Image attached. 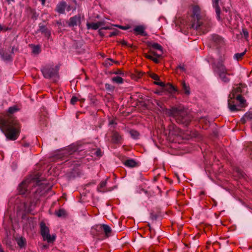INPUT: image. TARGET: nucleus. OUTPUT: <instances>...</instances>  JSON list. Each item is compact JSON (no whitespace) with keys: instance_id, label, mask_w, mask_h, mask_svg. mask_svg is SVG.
<instances>
[{"instance_id":"obj_10","label":"nucleus","mask_w":252,"mask_h":252,"mask_svg":"<svg viewBox=\"0 0 252 252\" xmlns=\"http://www.w3.org/2000/svg\"><path fill=\"white\" fill-rule=\"evenodd\" d=\"M200 9L198 5H194L192 7V13L191 14V23L193 22L198 21L202 17L200 15Z\"/></svg>"},{"instance_id":"obj_14","label":"nucleus","mask_w":252,"mask_h":252,"mask_svg":"<svg viewBox=\"0 0 252 252\" xmlns=\"http://www.w3.org/2000/svg\"><path fill=\"white\" fill-rule=\"evenodd\" d=\"M235 98L239 103V105H236L238 108H239V107L245 108L247 106L246 100L241 94H238L235 96Z\"/></svg>"},{"instance_id":"obj_35","label":"nucleus","mask_w":252,"mask_h":252,"mask_svg":"<svg viewBox=\"0 0 252 252\" xmlns=\"http://www.w3.org/2000/svg\"><path fill=\"white\" fill-rule=\"evenodd\" d=\"M112 80L117 84H122L124 82V79L121 77L118 76L113 77Z\"/></svg>"},{"instance_id":"obj_39","label":"nucleus","mask_w":252,"mask_h":252,"mask_svg":"<svg viewBox=\"0 0 252 252\" xmlns=\"http://www.w3.org/2000/svg\"><path fill=\"white\" fill-rule=\"evenodd\" d=\"M93 229H94L96 232L101 233L103 230L102 224L96 225L94 226Z\"/></svg>"},{"instance_id":"obj_58","label":"nucleus","mask_w":252,"mask_h":252,"mask_svg":"<svg viewBox=\"0 0 252 252\" xmlns=\"http://www.w3.org/2000/svg\"><path fill=\"white\" fill-rule=\"evenodd\" d=\"M117 123L116 122V121L114 120H111L110 122H109V125H117Z\"/></svg>"},{"instance_id":"obj_25","label":"nucleus","mask_w":252,"mask_h":252,"mask_svg":"<svg viewBox=\"0 0 252 252\" xmlns=\"http://www.w3.org/2000/svg\"><path fill=\"white\" fill-rule=\"evenodd\" d=\"M165 90L169 92L170 93H174L178 91V89L177 87H175L173 85L168 83L165 84V86L164 87Z\"/></svg>"},{"instance_id":"obj_47","label":"nucleus","mask_w":252,"mask_h":252,"mask_svg":"<svg viewBox=\"0 0 252 252\" xmlns=\"http://www.w3.org/2000/svg\"><path fill=\"white\" fill-rule=\"evenodd\" d=\"M154 83L155 85H158V86L162 87H164L165 86V84L162 82H159V81H155L154 82Z\"/></svg>"},{"instance_id":"obj_64","label":"nucleus","mask_w":252,"mask_h":252,"mask_svg":"<svg viewBox=\"0 0 252 252\" xmlns=\"http://www.w3.org/2000/svg\"><path fill=\"white\" fill-rule=\"evenodd\" d=\"M0 252H4L1 248V245L0 244Z\"/></svg>"},{"instance_id":"obj_2","label":"nucleus","mask_w":252,"mask_h":252,"mask_svg":"<svg viewBox=\"0 0 252 252\" xmlns=\"http://www.w3.org/2000/svg\"><path fill=\"white\" fill-rule=\"evenodd\" d=\"M165 113L173 118L178 124L184 126H188L192 119L191 115L181 105L166 109Z\"/></svg>"},{"instance_id":"obj_44","label":"nucleus","mask_w":252,"mask_h":252,"mask_svg":"<svg viewBox=\"0 0 252 252\" xmlns=\"http://www.w3.org/2000/svg\"><path fill=\"white\" fill-rule=\"evenodd\" d=\"M242 33L244 37L247 39L249 37V32L246 29H243Z\"/></svg>"},{"instance_id":"obj_49","label":"nucleus","mask_w":252,"mask_h":252,"mask_svg":"<svg viewBox=\"0 0 252 252\" xmlns=\"http://www.w3.org/2000/svg\"><path fill=\"white\" fill-rule=\"evenodd\" d=\"M115 26L118 27L119 28H120L122 30H128L130 27L129 26H121V25H116Z\"/></svg>"},{"instance_id":"obj_8","label":"nucleus","mask_w":252,"mask_h":252,"mask_svg":"<svg viewBox=\"0 0 252 252\" xmlns=\"http://www.w3.org/2000/svg\"><path fill=\"white\" fill-rule=\"evenodd\" d=\"M77 147L76 146L70 145L67 148L63 150L60 153L56 155L54 158L55 159L64 160L65 159V157H67L68 155H71L72 154H78V152L77 151Z\"/></svg>"},{"instance_id":"obj_13","label":"nucleus","mask_w":252,"mask_h":252,"mask_svg":"<svg viewBox=\"0 0 252 252\" xmlns=\"http://www.w3.org/2000/svg\"><path fill=\"white\" fill-rule=\"evenodd\" d=\"M66 7V2L65 1L62 0L58 3L55 11L59 14H64Z\"/></svg>"},{"instance_id":"obj_32","label":"nucleus","mask_w":252,"mask_h":252,"mask_svg":"<svg viewBox=\"0 0 252 252\" xmlns=\"http://www.w3.org/2000/svg\"><path fill=\"white\" fill-rule=\"evenodd\" d=\"M30 14H31V18L33 20H36L39 16V14L37 13L35 10L34 9H30Z\"/></svg>"},{"instance_id":"obj_60","label":"nucleus","mask_w":252,"mask_h":252,"mask_svg":"<svg viewBox=\"0 0 252 252\" xmlns=\"http://www.w3.org/2000/svg\"><path fill=\"white\" fill-rule=\"evenodd\" d=\"M65 9H66V10L67 11H70L71 10L72 7L70 5H67V7H66Z\"/></svg>"},{"instance_id":"obj_54","label":"nucleus","mask_w":252,"mask_h":252,"mask_svg":"<svg viewBox=\"0 0 252 252\" xmlns=\"http://www.w3.org/2000/svg\"><path fill=\"white\" fill-rule=\"evenodd\" d=\"M143 56L146 58L149 59L151 60V59H153V57L151 55H148L147 53H144Z\"/></svg>"},{"instance_id":"obj_6","label":"nucleus","mask_w":252,"mask_h":252,"mask_svg":"<svg viewBox=\"0 0 252 252\" xmlns=\"http://www.w3.org/2000/svg\"><path fill=\"white\" fill-rule=\"evenodd\" d=\"M245 86H239L234 88L232 91L231 94L229 95L230 99L228 100V106L231 112L238 111L241 110V108H238L236 105L235 104L234 99H235V96L238 94H242L244 93V89H246Z\"/></svg>"},{"instance_id":"obj_45","label":"nucleus","mask_w":252,"mask_h":252,"mask_svg":"<svg viewBox=\"0 0 252 252\" xmlns=\"http://www.w3.org/2000/svg\"><path fill=\"white\" fill-rule=\"evenodd\" d=\"M148 52L149 53H150V54H153L154 56L157 57L158 58H159L160 57V55H158L156 52L153 51L151 49V47H150V48H149Z\"/></svg>"},{"instance_id":"obj_20","label":"nucleus","mask_w":252,"mask_h":252,"mask_svg":"<svg viewBox=\"0 0 252 252\" xmlns=\"http://www.w3.org/2000/svg\"><path fill=\"white\" fill-rule=\"evenodd\" d=\"M0 56L1 58L6 61H12V57L7 52H6L3 49H0Z\"/></svg>"},{"instance_id":"obj_55","label":"nucleus","mask_w":252,"mask_h":252,"mask_svg":"<svg viewBox=\"0 0 252 252\" xmlns=\"http://www.w3.org/2000/svg\"><path fill=\"white\" fill-rule=\"evenodd\" d=\"M22 146L24 147L28 148L30 146V144L26 142H23V143H21Z\"/></svg>"},{"instance_id":"obj_23","label":"nucleus","mask_w":252,"mask_h":252,"mask_svg":"<svg viewBox=\"0 0 252 252\" xmlns=\"http://www.w3.org/2000/svg\"><path fill=\"white\" fill-rule=\"evenodd\" d=\"M147 46L148 47H151V48H153V49L158 50L161 52V54L163 53L162 47L158 43H152L151 42H148L147 43Z\"/></svg>"},{"instance_id":"obj_36","label":"nucleus","mask_w":252,"mask_h":252,"mask_svg":"<svg viewBox=\"0 0 252 252\" xmlns=\"http://www.w3.org/2000/svg\"><path fill=\"white\" fill-rule=\"evenodd\" d=\"M71 175L73 177L79 176L81 174V171L78 168H74L71 173Z\"/></svg>"},{"instance_id":"obj_11","label":"nucleus","mask_w":252,"mask_h":252,"mask_svg":"<svg viewBox=\"0 0 252 252\" xmlns=\"http://www.w3.org/2000/svg\"><path fill=\"white\" fill-rule=\"evenodd\" d=\"M111 141L114 144H121L123 141V137L119 132L113 130L112 132Z\"/></svg>"},{"instance_id":"obj_50","label":"nucleus","mask_w":252,"mask_h":252,"mask_svg":"<svg viewBox=\"0 0 252 252\" xmlns=\"http://www.w3.org/2000/svg\"><path fill=\"white\" fill-rule=\"evenodd\" d=\"M219 0H214V1L213 2V6L215 8H218V7H220V6L219 5Z\"/></svg>"},{"instance_id":"obj_29","label":"nucleus","mask_w":252,"mask_h":252,"mask_svg":"<svg viewBox=\"0 0 252 252\" xmlns=\"http://www.w3.org/2000/svg\"><path fill=\"white\" fill-rule=\"evenodd\" d=\"M55 214L59 217H65L66 215L64 209L61 208L55 212Z\"/></svg>"},{"instance_id":"obj_56","label":"nucleus","mask_w":252,"mask_h":252,"mask_svg":"<svg viewBox=\"0 0 252 252\" xmlns=\"http://www.w3.org/2000/svg\"><path fill=\"white\" fill-rule=\"evenodd\" d=\"M177 68H179L182 70L183 71H185L186 69L185 68L184 65H179L177 66Z\"/></svg>"},{"instance_id":"obj_7","label":"nucleus","mask_w":252,"mask_h":252,"mask_svg":"<svg viewBox=\"0 0 252 252\" xmlns=\"http://www.w3.org/2000/svg\"><path fill=\"white\" fill-rule=\"evenodd\" d=\"M40 234L44 241L46 240L48 243H53L56 239V235H51L50 230L44 221L40 223Z\"/></svg>"},{"instance_id":"obj_31","label":"nucleus","mask_w":252,"mask_h":252,"mask_svg":"<svg viewBox=\"0 0 252 252\" xmlns=\"http://www.w3.org/2000/svg\"><path fill=\"white\" fill-rule=\"evenodd\" d=\"M129 134L131 137L133 139H137L139 136V133L135 130L131 129L129 131Z\"/></svg>"},{"instance_id":"obj_52","label":"nucleus","mask_w":252,"mask_h":252,"mask_svg":"<svg viewBox=\"0 0 252 252\" xmlns=\"http://www.w3.org/2000/svg\"><path fill=\"white\" fill-rule=\"evenodd\" d=\"M9 30H10V29L8 28V27H3L1 25H0V31H6Z\"/></svg>"},{"instance_id":"obj_38","label":"nucleus","mask_w":252,"mask_h":252,"mask_svg":"<svg viewBox=\"0 0 252 252\" xmlns=\"http://www.w3.org/2000/svg\"><path fill=\"white\" fill-rule=\"evenodd\" d=\"M106 181H102L100 182L99 186L97 187V190L98 191H101V189H103L106 186Z\"/></svg>"},{"instance_id":"obj_40","label":"nucleus","mask_w":252,"mask_h":252,"mask_svg":"<svg viewBox=\"0 0 252 252\" xmlns=\"http://www.w3.org/2000/svg\"><path fill=\"white\" fill-rule=\"evenodd\" d=\"M149 76L153 79L155 80V81L159 80V77L158 76V75L155 73H150Z\"/></svg>"},{"instance_id":"obj_62","label":"nucleus","mask_w":252,"mask_h":252,"mask_svg":"<svg viewBox=\"0 0 252 252\" xmlns=\"http://www.w3.org/2000/svg\"><path fill=\"white\" fill-rule=\"evenodd\" d=\"M8 4H10L11 1H14V0H6Z\"/></svg>"},{"instance_id":"obj_9","label":"nucleus","mask_w":252,"mask_h":252,"mask_svg":"<svg viewBox=\"0 0 252 252\" xmlns=\"http://www.w3.org/2000/svg\"><path fill=\"white\" fill-rule=\"evenodd\" d=\"M39 200L38 195L36 192H34L30 195L27 199V202L25 203V205L28 206V212H31L33 210L37 202L39 201Z\"/></svg>"},{"instance_id":"obj_37","label":"nucleus","mask_w":252,"mask_h":252,"mask_svg":"<svg viewBox=\"0 0 252 252\" xmlns=\"http://www.w3.org/2000/svg\"><path fill=\"white\" fill-rule=\"evenodd\" d=\"M105 88L106 90L110 92H113L114 91L115 87L108 83L105 84Z\"/></svg>"},{"instance_id":"obj_61","label":"nucleus","mask_w":252,"mask_h":252,"mask_svg":"<svg viewBox=\"0 0 252 252\" xmlns=\"http://www.w3.org/2000/svg\"><path fill=\"white\" fill-rule=\"evenodd\" d=\"M143 73L141 72H139L137 73V75L138 77H140L141 76H142Z\"/></svg>"},{"instance_id":"obj_41","label":"nucleus","mask_w":252,"mask_h":252,"mask_svg":"<svg viewBox=\"0 0 252 252\" xmlns=\"http://www.w3.org/2000/svg\"><path fill=\"white\" fill-rule=\"evenodd\" d=\"M215 10H216V14H217V18L218 19V20L220 21V7L216 8Z\"/></svg>"},{"instance_id":"obj_21","label":"nucleus","mask_w":252,"mask_h":252,"mask_svg":"<svg viewBox=\"0 0 252 252\" xmlns=\"http://www.w3.org/2000/svg\"><path fill=\"white\" fill-rule=\"evenodd\" d=\"M102 226L103 228L102 231H103L105 234V237L108 238L111 236L112 229L110 227L109 225L105 224H102Z\"/></svg>"},{"instance_id":"obj_3","label":"nucleus","mask_w":252,"mask_h":252,"mask_svg":"<svg viewBox=\"0 0 252 252\" xmlns=\"http://www.w3.org/2000/svg\"><path fill=\"white\" fill-rule=\"evenodd\" d=\"M211 65L214 72L219 76L222 82L227 83L230 81L229 76L233 75V73L226 67L222 59L213 61Z\"/></svg>"},{"instance_id":"obj_33","label":"nucleus","mask_w":252,"mask_h":252,"mask_svg":"<svg viewBox=\"0 0 252 252\" xmlns=\"http://www.w3.org/2000/svg\"><path fill=\"white\" fill-rule=\"evenodd\" d=\"M111 29H112V28L110 26H106V27H102L101 29H100L98 30V33L100 36L103 37L105 35L104 32H103V30H111Z\"/></svg>"},{"instance_id":"obj_42","label":"nucleus","mask_w":252,"mask_h":252,"mask_svg":"<svg viewBox=\"0 0 252 252\" xmlns=\"http://www.w3.org/2000/svg\"><path fill=\"white\" fill-rule=\"evenodd\" d=\"M94 155L97 157H101L102 156V154L101 150L100 148H98L96 149V151L94 153Z\"/></svg>"},{"instance_id":"obj_48","label":"nucleus","mask_w":252,"mask_h":252,"mask_svg":"<svg viewBox=\"0 0 252 252\" xmlns=\"http://www.w3.org/2000/svg\"><path fill=\"white\" fill-rule=\"evenodd\" d=\"M120 42L122 45L127 46L128 47L131 48L132 47V45L128 44L127 42L125 40H121Z\"/></svg>"},{"instance_id":"obj_26","label":"nucleus","mask_w":252,"mask_h":252,"mask_svg":"<svg viewBox=\"0 0 252 252\" xmlns=\"http://www.w3.org/2000/svg\"><path fill=\"white\" fill-rule=\"evenodd\" d=\"M252 119V112H248L244 116L241 118V122L242 124H244L247 121Z\"/></svg>"},{"instance_id":"obj_51","label":"nucleus","mask_w":252,"mask_h":252,"mask_svg":"<svg viewBox=\"0 0 252 252\" xmlns=\"http://www.w3.org/2000/svg\"><path fill=\"white\" fill-rule=\"evenodd\" d=\"M115 74L124 75V72L121 69H118L114 72Z\"/></svg>"},{"instance_id":"obj_46","label":"nucleus","mask_w":252,"mask_h":252,"mask_svg":"<svg viewBox=\"0 0 252 252\" xmlns=\"http://www.w3.org/2000/svg\"><path fill=\"white\" fill-rule=\"evenodd\" d=\"M78 100V98L77 97L73 96L70 99V103L74 105Z\"/></svg>"},{"instance_id":"obj_59","label":"nucleus","mask_w":252,"mask_h":252,"mask_svg":"<svg viewBox=\"0 0 252 252\" xmlns=\"http://www.w3.org/2000/svg\"><path fill=\"white\" fill-rule=\"evenodd\" d=\"M201 120H202L205 124H207V122H209V121H208V119L206 117H204V118H200Z\"/></svg>"},{"instance_id":"obj_12","label":"nucleus","mask_w":252,"mask_h":252,"mask_svg":"<svg viewBox=\"0 0 252 252\" xmlns=\"http://www.w3.org/2000/svg\"><path fill=\"white\" fill-rule=\"evenodd\" d=\"M28 181L24 180L19 185L17 189L20 194L24 195L28 192Z\"/></svg>"},{"instance_id":"obj_57","label":"nucleus","mask_w":252,"mask_h":252,"mask_svg":"<svg viewBox=\"0 0 252 252\" xmlns=\"http://www.w3.org/2000/svg\"><path fill=\"white\" fill-rule=\"evenodd\" d=\"M151 61H153L154 63H159V60L158 58H154L153 57V59H151Z\"/></svg>"},{"instance_id":"obj_18","label":"nucleus","mask_w":252,"mask_h":252,"mask_svg":"<svg viewBox=\"0 0 252 252\" xmlns=\"http://www.w3.org/2000/svg\"><path fill=\"white\" fill-rule=\"evenodd\" d=\"M144 27L143 26H136L133 29V32L136 35H140L141 36H146L147 33L144 31Z\"/></svg>"},{"instance_id":"obj_15","label":"nucleus","mask_w":252,"mask_h":252,"mask_svg":"<svg viewBox=\"0 0 252 252\" xmlns=\"http://www.w3.org/2000/svg\"><path fill=\"white\" fill-rule=\"evenodd\" d=\"M105 22L104 21H98L96 23H88L87 24L88 29H91L94 30H97L99 27L104 26Z\"/></svg>"},{"instance_id":"obj_16","label":"nucleus","mask_w":252,"mask_h":252,"mask_svg":"<svg viewBox=\"0 0 252 252\" xmlns=\"http://www.w3.org/2000/svg\"><path fill=\"white\" fill-rule=\"evenodd\" d=\"M38 31L44 34L45 36L49 38L51 35V31L44 25L41 24H39Z\"/></svg>"},{"instance_id":"obj_5","label":"nucleus","mask_w":252,"mask_h":252,"mask_svg":"<svg viewBox=\"0 0 252 252\" xmlns=\"http://www.w3.org/2000/svg\"><path fill=\"white\" fill-rule=\"evenodd\" d=\"M41 71L45 78L51 79L54 82H56L59 78V68L57 66L46 65L42 67Z\"/></svg>"},{"instance_id":"obj_4","label":"nucleus","mask_w":252,"mask_h":252,"mask_svg":"<svg viewBox=\"0 0 252 252\" xmlns=\"http://www.w3.org/2000/svg\"><path fill=\"white\" fill-rule=\"evenodd\" d=\"M212 24L211 21L208 17H201L198 21L193 22L191 23V28L195 29L202 33H205L211 29Z\"/></svg>"},{"instance_id":"obj_43","label":"nucleus","mask_w":252,"mask_h":252,"mask_svg":"<svg viewBox=\"0 0 252 252\" xmlns=\"http://www.w3.org/2000/svg\"><path fill=\"white\" fill-rule=\"evenodd\" d=\"M119 32H120L118 30H115V31L110 33L109 37H111L114 36H116L119 34Z\"/></svg>"},{"instance_id":"obj_27","label":"nucleus","mask_w":252,"mask_h":252,"mask_svg":"<svg viewBox=\"0 0 252 252\" xmlns=\"http://www.w3.org/2000/svg\"><path fill=\"white\" fill-rule=\"evenodd\" d=\"M181 85L185 94L189 95L190 93L189 86L187 85L185 81H183Z\"/></svg>"},{"instance_id":"obj_63","label":"nucleus","mask_w":252,"mask_h":252,"mask_svg":"<svg viewBox=\"0 0 252 252\" xmlns=\"http://www.w3.org/2000/svg\"><path fill=\"white\" fill-rule=\"evenodd\" d=\"M107 61H111L112 62H113V63H114V62H115L114 60H113V59H112L111 58H108L107 59Z\"/></svg>"},{"instance_id":"obj_22","label":"nucleus","mask_w":252,"mask_h":252,"mask_svg":"<svg viewBox=\"0 0 252 252\" xmlns=\"http://www.w3.org/2000/svg\"><path fill=\"white\" fill-rule=\"evenodd\" d=\"M15 241L17 242V245L20 248L22 249L25 248L26 246V240L23 237H20V238L16 237L15 238Z\"/></svg>"},{"instance_id":"obj_17","label":"nucleus","mask_w":252,"mask_h":252,"mask_svg":"<svg viewBox=\"0 0 252 252\" xmlns=\"http://www.w3.org/2000/svg\"><path fill=\"white\" fill-rule=\"evenodd\" d=\"M80 22V18L79 16L76 15L73 16L69 19L67 22L68 26L69 27H73L77 25L78 22Z\"/></svg>"},{"instance_id":"obj_19","label":"nucleus","mask_w":252,"mask_h":252,"mask_svg":"<svg viewBox=\"0 0 252 252\" xmlns=\"http://www.w3.org/2000/svg\"><path fill=\"white\" fill-rule=\"evenodd\" d=\"M124 164L127 167L133 168L138 166V163L133 159H128L123 161Z\"/></svg>"},{"instance_id":"obj_53","label":"nucleus","mask_w":252,"mask_h":252,"mask_svg":"<svg viewBox=\"0 0 252 252\" xmlns=\"http://www.w3.org/2000/svg\"><path fill=\"white\" fill-rule=\"evenodd\" d=\"M7 246L10 249H12V245L11 241H7L6 243Z\"/></svg>"},{"instance_id":"obj_24","label":"nucleus","mask_w":252,"mask_h":252,"mask_svg":"<svg viewBox=\"0 0 252 252\" xmlns=\"http://www.w3.org/2000/svg\"><path fill=\"white\" fill-rule=\"evenodd\" d=\"M211 39L216 44H220L223 42L222 37L218 34H212Z\"/></svg>"},{"instance_id":"obj_34","label":"nucleus","mask_w":252,"mask_h":252,"mask_svg":"<svg viewBox=\"0 0 252 252\" xmlns=\"http://www.w3.org/2000/svg\"><path fill=\"white\" fill-rule=\"evenodd\" d=\"M160 212H158L156 213H155L153 211H152L150 213V218L153 220H156L160 216Z\"/></svg>"},{"instance_id":"obj_28","label":"nucleus","mask_w":252,"mask_h":252,"mask_svg":"<svg viewBox=\"0 0 252 252\" xmlns=\"http://www.w3.org/2000/svg\"><path fill=\"white\" fill-rule=\"evenodd\" d=\"M31 46L32 47V52L33 54H38L40 53L41 48L39 45L31 44Z\"/></svg>"},{"instance_id":"obj_30","label":"nucleus","mask_w":252,"mask_h":252,"mask_svg":"<svg viewBox=\"0 0 252 252\" xmlns=\"http://www.w3.org/2000/svg\"><path fill=\"white\" fill-rule=\"evenodd\" d=\"M247 52V50L246 49L243 52L241 53H236L234 56V59L236 60L237 61H239L241 60L244 56L245 55Z\"/></svg>"},{"instance_id":"obj_1","label":"nucleus","mask_w":252,"mask_h":252,"mask_svg":"<svg viewBox=\"0 0 252 252\" xmlns=\"http://www.w3.org/2000/svg\"><path fill=\"white\" fill-rule=\"evenodd\" d=\"M19 110L17 106L13 105L9 107L7 114L0 115V129L9 140H16L21 132L20 123L15 117L11 115Z\"/></svg>"}]
</instances>
